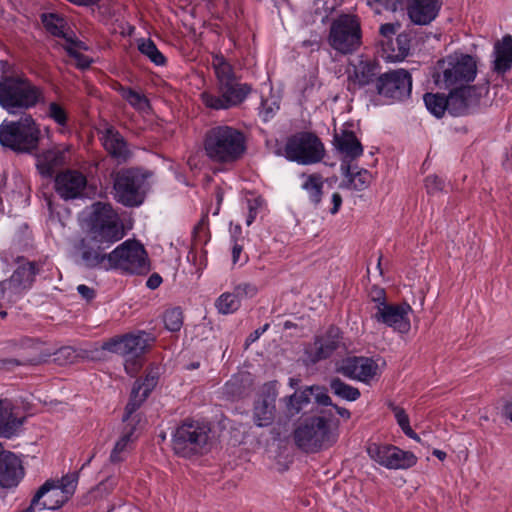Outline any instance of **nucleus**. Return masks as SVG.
I'll return each mask as SVG.
<instances>
[{
	"mask_svg": "<svg viewBox=\"0 0 512 512\" xmlns=\"http://www.w3.org/2000/svg\"><path fill=\"white\" fill-rule=\"evenodd\" d=\"M124 235L123 224L113 206L110 203L95 202L92 205L89 233L77 247L82 264L91 269L107 270L109 253L105 251Z\"/></svg>",
	"mask_w": 512,
	"mask_h": 512,
	"instance_id": "nucleus-1",
	"label": "nucleus"
},
{
	"mask_svg": "<svg viewBox=\"0 0 512 512\" xmlns=\"http://www.w3.org/2000/svg\"><path fill=\"white\" fill-rule=\"evenodd\" d=\"M204 151L214 163H234L246 151L245 135L240 130L228 125L212 127L205 134Z\"/></svg>",
	"mask_w": 512,
	"mask_h": 512,
	"instance_id": "nucleus-2",
	"label": "nucleus"
},
{
	"mask_svg": "<svg viewBox=\"0 0 512 512\" xmlns=\"http://www.w3.org/2000/svg\"><path fill=\"white\" fill-rule=\"evenodd\" d=\"M44 91L25 75H4L0 78V106L10 114L28 110L44 103Z\"/></svg>",
	"mask_w": 512,
	"mask_h": 512,
	"instance_id": "nucleus-3",
	"label": "nucleus"
},
{
	"mask_svg": "<svg viewBox=\"0 0 512 512\" xmlns=\"http://www.w3.org/2000/svg\"><path fill=\"white\" fill-rule=\"evenodd\" d=\"M294 442L298 448L307 453H314L330 447L337 438L334 424L322 416H312L304 419L293 433Z\"/></svg>",
	"mask_w": 512,
	"mask_h": 512,
	"instance_id": "nucleus-4",
	"label": "nucleus"
},
{
	"mask_svg": "<svg viewBox=\"0 0 512 512\" xmlns=\"http://www.w3.org/2000/svg\"><path fill=\"white\" fill-rule=\"evenodd\" d=\"M476 72V61L472 56L454 53L438 62L433 78L440 88L463 87L475 79Z\"/></svg>",
	"mask_w": 512,
	"mask_h": 512,
	"instance_id": "nucleus-5",
	"label": "nucleus"
},
{
	"mask_svg": "<svg viewBox=\"0 0 512 512\" xmlns=\"http://www.w3.org/2000/svg\"><path fill=\"white\" fill-rule=\"evenodd\" d=\"M39 139L40 131L30 115L18 121H4L0 125V144L15 152H32L37 148Z\"/></svg>",
	"mask_w": 512,
	"mask_h": 512,
	"instance_id": "nucleus-6",
	"label": "nucleus"
},
{
	"mask_svg": "<svg viewBox=\"0 0 512 512\" xmlns=\"http://www.w3.org/2000/svg\"><path fill=\"white\" fill-rule=\"evenodd\" d=\"M210 428L199 421H185L178 426L172 437L174 452L182 457L202 454L206 451Z\"/></svg>",
	"mask_w": 512,
	"mask_h": 512,
	"instance_id": "nucleus-7",
	"label": "nucleus"
},
{
	"mask_svg": "<svg viewBox=\"0 0 512 512\" xmlns=\"http://www.w3.org/2000/svg\"><path fill=\"white\" fill-rule=\"evenodd\" d=\"M284 154L289 161L312 165L323 160L325 148L314 133L298 132L287 139Z\"/></svg>",
	"mask_w": 512,
	"mask_h": 512,
	"instance_id": "nucleus-8",
	"label": "nucleus"
},
{
	"mask_svg": "<svg viewBox=\"0 0 512 512\" xmlns=\"http://www.w3.org/2000/svg\"><path fill=\"white\" fill-rule=\"evenodd\" d=\"M114 198L127 207L140 206L146 194V177L139 170L121 169L114 175Z\"/></svg>",
	"mask_w": 512,
	"mask_h": 512,
	"instance_id": "nucleus-9",
	"label": "nucleus"
},
{
	"mask_svg": "<svg viewBox=\"0 0 512 512\" xmlns=\"http://www.w3.org/2000/svg\"><path fill=\"white\" fill-rule=\"evenodd\" d=\"M107 270L120 269L131 274H141L148 270L147 254L137 241L126 240L109 253Z\"/></svg>",
	"mask_w": 512,
	"mask_h": 512,
	"instance_id": "nucleus-10",
	"label": "nucleus"
},
{
	"mask_svg": "<svg viewBox=\"0 0 512 512\" xmlns=\"http://www.w3.org/2000/svg\"><path fill=\"white\" fill-rule=\"evenodd\" d=\"M330 45L343 54L355 51L361 44L360 23L356 16L343 14L330 27Z\"/></svg>",
	"mask_w": 512,
	"mask_h": 512,
	"instance_id": "nucleus-11",
	"label": "nucleus"
},
{
	"mask_svg": "<svg viewBox=\"0 0 512 512\" xmlns=\"http://www.w3.org/2000/svg\"><path fill=\"white\" fill-rule=\"evenodd\" d=\"M38 272L35 262L19 258L10 278L0 282V298L14 300L31 288Z\"/></svg>",
	"mask_w": 512,
	"mask_h": 512,
	"instance_id": "nucleus-12",
	"label": "nucleus"
},
{
	"mask_svg": "<svg viewBox=\"0 0 512 512\" xmlns=\"http://www.w3.org/2000/svg\"><path fill=\"white\" fill-rule=\"evenodd\" d=\"M217 94L203 92L201 99L206 107L215 110H227L240 105L251 92L247 83L239 80L217 86Z\"/></svg>",
	"mask_w": 512,
	"mask_h": 512,
	"instance_id": "nucleus-13",
	"label": "nucleus"
},
{
	"mask_svg": "<svg viewBox=\"0 0 512 512\" xmlns=\"http://www.w3.org/2000/svg\"><path fill=\"white\" fill-rule=\"evenodd\" d=\"M376 90L380 96L391 102L402 101L411 94V75L404 69L381 73L377 78Z\"/></svg>",
	"mask_w": 512,
	"mask_h": 512,
	"instance_id": "nucleus-14",
	"label": "nucleus"
},
{
	"mask_svg": "<svg viewBox=\"0 0 512 512\" xmlns=\"http://www.w3.org/2000/svg\"><path fill=\"white\" fill-rule=\"evenodd\" d=\"M367 452L371 459L387 469H408L417 463L414 453L393 445L373 443L368 446Z\"/></svg>",
	"mask_w": 512,
	"mask_h": 512,
	"instance_id": "nucleus-15",
	"label": "nucleus"
},
{
	"mask_svg": "<svg viewBox=\"0 0 512 512\" xmlns=\"http://www.w3.org/2000/svg\"><path fill=\"white\" fill-rule=\"evenodd\" d=\"M155 341V337L145 331L136 334H126L121 337L112 338L103 344V349L112 353L131 358L141 356L147 348Z\"/></svg>",
	"mask_w": 512,
	"mask_h": 512,
	"instance_id": "nucleus-16",
	"label": "nucleus"
},
{
	"mask_svg": "<svg viewBox=\"0 0 512 512\" xmlns=\"http://www.w3.org/2000/svg\"><path fill=\"white\" fill-rule=\"evenodd\" d=\"M411 311L412 308L407 303L388 304L382 301L376 305V311L372 318L397 332L407 333L411 327L409 320Z\"/></svg>",
	"mask_w": 512,
	"mask_h": 512,
	"instance_id": "nucleus-17",
	"label": "nucleus"
},
{
	"mask_svg": "<svg viewBox=\"0 0 512 512\" xmlns=\"http://www.w3.org/2000/svg\"><path fill=\"white\" fill-rule=\"evenodd\" d=\"M381 75L379 64L369 58L359 57L347 68V89L355 93L370 83L377 81Z\"/></svg>",
	"mask_w": 512,
	"mask_h": 512,
	"instance_id": "nucleus-18",
	"label": "nucleus"
},
{
	"mask_svg": "<svg viewBox=\"0 0 512 512\" xmlns=\"http://www.w3.org/2000/svg\"><path fill=\"white\" fill-rule=\"evenodd\" d=\"M160 376L159 367H150L143 380H137L132 388L129 402L125 407L123 421L134 426L133 413L141 406L150 392L156 387Z\"/></svg>",
	"mask_w": 512,
	"mask_h": 512,
	"instance_id": "nucleus-19",
	"label": "nucleus"
},
{
	"mask_svg": "<svg viewBox=\"0 0 512 512\" xmlns=\"http://www.w3.org/2000/svg\"><path fill=\"white\" fill-rule=\"evenodd\" d=\"M481 92L475 86L455 87L447 96L448 112L453 116L471 113L480 102Z\"/></svg>",
	"mask_w": 512,
	"mask_h": 512,
	"instance_id": "nucleus-20",
	"label": "nucleus"
},
{
	"mask_svg": "<svg viewBox=\"0 0 512 512\" xmlns=\"http://www.w3.org/2000/svg\"><path fill=\"white\" fill-rule=\"evenodd\" d=\"M337 372L349 379L369 383L377 375L378 365L372 358L352 356L342 360Z\"/></svg>",
	"mask_w": 512,
	"mask_h": 512,
	"instance_id": "nucleus-21",
	"label": "nucleus"
},
{
	"mask_svg": "<svg viewBox=\"0 0 512 512\" xmlns=\"http://www.w3.org/2000/svg\"><path fill=\"white\" fill-rule=\"evenodd\" d=\"M86 185V177L77 171L67 170L55 177V191L64 200L82 197Z\"/></svg>",
	"mask_w": 512,
	"mask_h": 512,
	"instance_id": "nucleus-22",
	"label": "nucleus"
},
{
	"mask_svg": "<svg viewBox=\"0 0 512 512\" xmlns=\"http://www.w3.org/2000/svg\"><path fill=\"white\" fill-rule=\"evenodd\" d=\"M441 6V0H407L406 10L413 24L428 25L436 19Z\"/></svg>",
	"mask_w": 512,
	"mask_h": 512,
	"instance_id": "nucleus-23",
	"label": "nucleus"
},
{
	"mask_svg": "<svg viewBox=\"0 0 512 512\" xmlns=\"http://www.w3.org/2000/svg\"><path fill=\"white\" fill-rule=\"evenodd\" d=\"M78 481L77 474H68L62 477L60 481H46L50 483L48 492H51V497H55L56 503L50 504L47 501H42L41 510L49 509L54 510L61 507L73 495Z\"/></svg>",
	"mask_w": 512,
	"mask_h": 512,
	"instance_id": "nucleus-24",
	"label": "nucleus"
},
{
	"mask_svg": "<svg viewBox=\"0 0 512 512\" xmlns=\"http://www.w3.org/2000/svg\"><path fill=\"white\" fill-rule=\"evenodd\" d=\"M277 393L268 388L258 397L253 407V421L258 427L269 426L275 418Z\"/></svg>",
	"mask_w": 512,
	"mask_h": 512,
	"instance_id": "nucleus-25",
	"label": "nucleus"
},
{
	"mask_svg": "<svg viewBox=\"0 0 512 512\" xmlns=\"http://www.w3.org/2000/svg\"><path fill=\"white\" fill-rule=\"evenodd\" d=\"M23 476L21 461L12 452L0 454V485L4 488L16 486Z\"/></svg>",
	"mask_w": 512,
	"mask_h": 512,
	"instance_id": "nucleus-26",
	"label": "nucleus"
},
{
	"mask_svg": "<svg viewBox=\"0 0 512 512\" xmlns=\"http://www.w3.org/2000/svg\"><path fill=\"white\" fill-rule=\"evenodd\" d=\"M41 19L46 30L52 35L64 38L67 44H73L79 48L87 49L82 41L74 39V33L68 31L67 21L61 15L57 13H44Z\"/></svg>",
	"mask_w": 512,
	"mask_h": 512,
	"instance_id": "nucleus-27",
	"label": "nucleus"
},
{
	"mask_svg": "<svg viewBox=\"0 0 512 512\" xmlns=\"http://www.w3.org/2000/svg\"><path fill=\"white\" fill-rule=\"evenodd\" d=\"M341 331L337 327H330L324 336L318 337L314 343L312 361L317 362L330 357L341 344Z\"/></svg>",
	"mask_w": 512,
	"mask_h": 512,
	"instance_id": "nucleus-28",
	"label": "nucleus"
},
{
	"mask_svg": "<svg viewBox=\"0 0 512 512\" xmlns=\"http://www.w3.org/2000/svg\"><path fill=\"white\" fill-rule=\"evenodd\" d=\"M105 150L119 163L126 162L130 157V150L123 136L113 127L107 128L101 137Z\"/></svg>",
	"mask_w": 512,
	"mask_h": 512,
	"instance_id": "nucleus-29",
	"label": "nucleus"
},
{
	"mask_svg": "<svg viewBox=\"0 0 512 512\" xmlns=\"http://www.w3.org/2000/svg\"><path fill=\"white\" fill-rule=\"evenodd\" d=\"M493 71L505 74L512 68V36L505 35L502 40L494 44Z\"/></svg>",
	"mask_w": 512,
	"mask_h": 512,
	"instance_id": "nucleus-30",
	"label": "nucleus"
},
{
	"mask_svg": "<svg viewBox=\"0 0 512 512\" xmlns=\"http://www.w3.org/2000/svg\"><path fill=\"white\" fill-rule=\"evenodd\" d=\"M67 153L64 149L54 148L44 152L38 159L37 168L43 176L50 177L66 163Z\"/></svg>",
	"mask_w": 512,
	"mask_h": 512,
	"instance_id": "nucleus-31",
	"label": "nucleus"
},
{
	"mask_svg": "<svg viewBox=\"0 0 512 512\" xmlns=\"http://www.w3.org/2000/svg\"><path fill=\"white\" fill-rule=\"evenodd\" d=\"M334 143L339 152L353 160L363 153L359 140L352 131L342 130L334 136Z\"/></svg>",
	"mask_w": 512,
	"mask_h": 512,
	"instance_id": "nucleus-32",
	"label": "nucleus"
},
{
	"mask_svg": "<svg viewBox=\"0 0 512 512\" xmlns=\"http://www.w3.org/2000/svg\"><path fill=\"white\" fill-rule=\"evenodd\" d=\"M211 65L216 77V87L239 80L234 67L223 55H213Z\"/></svg>",
	"mask_w": 512,
	"mask_h": 512,
	"instance_id": "nucleus-33",
	"label": "nucleus"
},
{
	"mask_svg": "<svg viewBox=\"0 0 512 512\" xmlns=\"http://www.w3.org/2000/svg\"><path fill=\"white\" fill-rule=\"evenodd\" d=\"M301 188L307 193L309 201L317 207L323 196L324 179L319 173L301 174Z\"/></svg>",
	"mask_w": 512,
	"mask_h": 512,
	"instance_id": "nucleus-34",
	"label": "nucleus"
},
{
	"mask_svg": "<svg viewBox=\"0 0 512 512\" xmlns=\"http://www.w3.org/2000/svg\"><path fill=\"white\" fill-rule=\"evenodd\" d=\"M135 427L130 426V424H127L122 432L121 437L116 442L111 454H110V461L112 463H119L123 461L133 442L136 440L137 436L135 435Z\"/></svg>",
	"mask_w": 512,
	"mask_h": 512,
	"instance_id": "nucleus-35",
	"label": "nucleus"
},
{
	"mask_svg": "<svg viewBox=\"0 0 512 512\" xmlns=\"http://www.w3.org/2000/svg\"><path fill=\"white\" fill-rule=\"evenodd\" d=\"M342 174L348 179V188L357 191L365 190L371 183V173L366 169L354 171V168L349 164H341Z\"/></svg>",
	"mask_w": 512,
	"mask_h": 512,
	"instance_id": "nucleus-36",
	"label": "nucleus"
},
{
	"mask_svg": "<svg viewBox=\"0 0 512 512\" xmlns=\"http://www.w3.org/2000/svg\"><path fill=\"white\" fill-rule=\"evenodd\" d=\"M311 389L306 387L301 391H296L290 396L282 399L285 404V414L287 417L292 418L298 415L304 407H306L311 400Z\"/></svg>",
	"mask_w": 512,
	"mask_h": 512,
	"instance_id": "nucleus-37",
	"label": "nucleus"
},
{
	"mask_svg": "<svg viewBox=\"0 0 512 512\" xmlns=\"http://www.w3.org/2000/svg\"><path fill=\"white\" fill-rule=\"evenodd\" d=\"M22 425V420L12 414L11 404L7 401H0V435L11 437Z\"/></svg>",
	"mask_w": 512,
	"mask_h": 512,
	"instance_id": "nucleus-38",
	"label": "nucleus"
},
{
	"mask_svg": "<svg viewBox=\"0 0 512 512\" xmlns=\"http://www.w3.org/2000/svg\"><path fill=\"white\" fill-rule=\"evenodd\" d=\"M410 41V36L407 33H399L395 42H393V40L389 43L382 41V45L385 47V50L391 52L387 55V58L396 61L404 59L409 53Z\"/></svg>",
	"mask_w": 512,
	"mask_h": 512,
	"instance_id": "nucleus-39",
	"label": "nucleus"
},
{
	"mask_svg": "<svg viewBox=\"0 0 512 512\" xmlns=\"http://www.w3.org/2000/svg\"><path fill=\"white\" fill-rule=\"evenodd\" d=\"M251 385L250 374L242 373L233 376L224 386L225 394L232 398H239L248 393Z\"/></svg>",
	"mask_w": 512,
	"mask_h": 512,
	"instance_id": "nucleus-40",
	"label": "nucleus"
},
{
	"mask_svg": "<svg viewBox=\"0 0 512 512\" xmlns=\"http://www.w3.org/2000/svg\"><path fill=\"white\" fill-rule=\"evenodd\" d=\"M424 103L430 113L437 118L442 117L446 110L448 111V99L442 94L426 93Z\"/></svg>",
	"mask_w": 512,
	"mask_h": 512,
	"instance_id": "nucleus-41",
	"label": "nucleus"
},
{
	"mask_svg": "<svg viewBox=\"0 0 512 512\" xmlns=\"http://www.w3.org/2000/svg\"><path fill=\"white\" fill-rule=\"evenodd\" d=\"M330 387L335 395L347 401H355L360 397L358 388L346 384L339 378L332 379Z\"/></svg>",
	"mask_w": 512,
	"mask_h": 512,
	"instance_id": "nucleus-42",
	"label": "nucleus"
},
{
	"mask_svg": "<svg viewBox=\"0 0 512 512\" xmlns=\"http://www.w3.org/2000/svg\"><path fill=\"white\" fill-rule=\"evenodd\" d=\"M138 50L145 55L155 65L161 66L165 64L166 58L158 50L155 43L150 39H141L138 42Z\"/></svg>",
	"mask_w": 512,
	"mask_h": 512,
	"instance_id": "nucleus-43",
	"label": "nucleus"
},
{
	"mask_svg": "<svg viewBox=\"0 0 512 512\" xmlns=\"http://www.w3.org/2000/svg\"><path fill=\"white\" fill-rule=\"evenodd\" d=\"M215 306L220 314L227 315L237 311L240 307V302L236 294L223 293L217 298Z\"/></svg>",
	"mask_w": 512,
	"mask_h": 512,
	"instance_id": "nucleus-44",
	"label": "nucleus"
},
{
	"mask_svg": "<svg viewBox=\"0 0 512 512\" xmlns=\"http://www.w3.org/2000/svg\"><path fill=\"white\" fill-rule=\"evenodd\" d=\"M165 328L170 332H177L183 326V313L179 307L167 309L163 315Z\"/></svg>",
	"mask_w": 512,
	"mask_h": 512,
	"instance_id": "nucleus-45",
	"label": "nucleus"
},
{
	"mask_svg": "<svg viewBox=\"0 0 512 512\" xmlns=\"http://www.w3.org/2000/svg\"><path fill=\"white\" fill-rule=\"evenodd\" d=\"M121 95L131 106L139 111H145L149 108L147 98L131 88H122Z\"/></svg>",
	"mask_w": 512,
	"mask_h": 512,
	"instance_id": "nucleus-46",
	"label": "nucleus"
},
{
	"mask_svg": "<svg viewBox=\"0 0 512 512\" xmlns=\"http://www.w3.org/2000/svg\"><path fill=\"white\" fill-rule=\"evenodd\" d=\"M54 355V360L60 365L73 363L78 357L76 350L71 346L61 347L54 353Z\"/></svg>",
	"mask_w": 512,
	"mask_h": 512,
	"instance_id": "nucleus-47",
	"label": "nucleus"
},
{
	"mask_svg": "<svg viewBox=\"0 0 512 512\" xmlns=\"http://www.w3.org/2000/svg\"><path fill=\"white\" fill-rule=\"evenodd\" d=\"M47 115L53 119L58 125L64 126L67 123L66 110L57 102H51L48 105Z\"/></svg>",
	"mask_w": 512,
	"mask_h": 512,
	"instance_id": "nucleus-48",
	"label": "nucleus"
},
{
	"mask_svg": "<svg viewBox=\"0 0 512 512\" xmlns=\"http://www.w3.org/2000/svg\"><path fill=\"white\" fill-rule=\"evenodd\" d=\"M68 54L77 60V65L81 68H87L90 66L91 61L89 58L79 52V50H84L83 48H79L73 44H67L65 46Z\"/></svg>",
	"mask_w": 512,
	"mask_h": 512,
	"instance_id": "nucleus-49",
	"label": "nucleus"
},
{
	"mask_svg": "<svg viewBox=\"0 0 512 512\" xmlns=\"http://www.w3.org/2000/svg\"><path fill=\"white\" fill-rule=\"evenodd\" d=\"M50 483H44L34 495L31 504L23 512H35L36 509L40 510L42 502L40 501L43 496L49 491Z\"/></svg>",
	"mask_w": 512,
	"mask_h": 512,
	"instance_id": "nucleus-50",
	"label": "nucleus"
},
{
	"mask_svg": "<svg viewBox=\"0 0 512 512\" xmlns=\"http://www.w3.org/2000/svg\"><path fill=\"white\" fill-rule=\"evenodd\" d=\"M311 389V396H314L316 402L320 405L329 406L332 404L330 396L326 390L320 386H308Z\"/></svg>",
	"mask_w": 512,
	"mask_h": 512,
	"instance_id": "nucleus-51",
	"label": "nucleus"
},
{
	"mask_svg": "<svg viewBox=\"0 0 512 512\" xmlns=\"http://www.w3.org/2000/svg\"><path fill=\"white\" fill-rule=\"evenodd\" d=\"M400 29L399 23H386L380 26V35L384 38L382 41L385 43H389L392 41V37L398 32Z\"/></svg>",
	"mask_w": 512,
	"mask_h": 512,
	"instance_id": "nucleus-52",
	"label": "nucleus"
},
{
	"mask_svg": "<svg viewBox=\"0 0 512 512\" xmlns=\"http://www.w3.org/2000/svg\"><path fill=\"white\" fill-rule=\"evenodd\" d=\"M425 188L428 194H436L443 189V181L436 175H430L425 179Z\"/></svg>",
	"mask_w": 512,
	"mask_h": 512,
	"instance_id": "nucleus-53",
	"label": "nucleus"
},
{
	"mask_svg": "<svg viewBox=\"0 0 512 512\" xmlns=\"http://www.w3.org/2000/svg\"><path fill=\"white\" fill-rule=\"evenodd\" d=\"M258 292V288L251 283H240L235 287V294L239 297H254Z\"/></svg>",
	"mask_w": 512,
	"mask_h": 512,
	"instance_id": "nucleus-54",
	"label": "nucleus"
},
{
	"mask_svg": "<svg viewBox=\"0 0 512 512\" xmlns=\"http://www.w3.org/2000/svg\"><path fill=\"white\" fill-rule=\"evenodd\" d=\"M312 11L315 15L320 16L322 21H325L328 18L331 7L326 5V1L324 0H314L312 5Z\"/></svg>",
	"mask_w": 512,
	"mask_h": 512,
	"instance_id": "nucleus-55",
	"label": "nucleus"
},
{
	"mask_svg": "<svg viewBox=\"0 0 512 512\" xmlns=\"http://www.w3.org/2000/svg\"><path fill=\"white\" fill-rule=\"evenodd\" d=\"M393 411H394L397 423L401 427L402 431L405 430L406 427L410 426L409 417L402 408L393 407Z\"/></svg>",
	"mask_w": 512,
	"mask_h": 512,
	"instance_id": "nucleus-56",
	"label": "nucleus"
},
{
	"mask_svg": "<svg viewBox=\"0 0 512 512\" xmlns=\"http://www.w3.org/2000/svg\"><path fill=\"white\" fill-rule=\"evenodd\" d=\"M258 206H259V201L257 199L247 201V207H248V215L246 217L247 226H250L254 222L256 215H257Z\"/></svg>",
	"mask_w": 512,
	"mask_h": 512,
	"instance_id": "nucleus-57",
	"label": "nucleus"
},
{
	"mask_svg": "<svg viewBox=\"0 0 512 512\" xmlns=\"http://www.w3.org/2000/svg\"><path fill=\"white\" fill-rule=\"evenodd\" d=\"M269 328V324L266 323L262 327L256 329L246 339V345H250L251 343H254L257 341L262 334H264Z\"/></svg>",
	"mask_w": 512,
	"mask_h": 512,
	"instance_id": "nucleus-58",
	"label": "nucleus"
},
{
	"mask_svg": "<svg viewBox=\"0 0 512 512\" xmlns=\"http://www.w3.org/2000/svg\"><path fill=\"white\" fill-rule=\"evenodd\" d=\"M77 291L81 295V297L87 301H90L95 297V290L84 284L78 285Z\"/></svg>",
	"mask_w": 512,
	"mask_h": 512,
	"instance_id": "nucleus-59",
	"label": "nucleus"
},
{
	"mask_svg": "<svg viewBox=\"0 0 512 512\" xmlns=\"http://www.w3.org/2000/svg\"><path fill=\"white\" fill-rule=\"evenodd\" d=\"M26 361H20L18 359L8 358L0 360V368L10 370L15 366L25 365Z\"/></svg>",
	"mask_w": 512,
	"mask_h": 512,
	"instance_id": "nucleus-60",
	"label": "nucleus"
},
{
	"mask_svg": "<svg viewBox=\"0 0 512 512\" xmlns=\"http://www.w3.org/2000/svg\"><path fill=\"white\" fill-rule=\"evenodd\" d=\"M385 9L390 11H396L398 6L402 3V0H376Z\"/></svg>",
	"mask_w": 512,
	"mask_h": 512,
	"instance_id": "nucleus-61",
	"label": "nucleus"
},
{
	"mask_svg": "<svg viewBox=\"0 0 512 512\" xmlns=\"http://www.w3.org/2000/svg\"><path fill=\"white\" fill-rule=\"evenodd\" d=\"M260 114L262 115L264 121H268L270 118L274 115V109L272 107L267 106V102L263 101L261 104V111Z\"/></svg>",
	"mask_w": 512,
	"mask_h": 512,
	"instance_id": "nucleus-62",
	"label": "nucleus"
},
{
	"mask_svg": "<svg viewBox=\"0 0 512 512\" xmlns=\"http://www.w3.org/2000/svg\"><path fill=\"white\" fill-rule=\"evenodd\" d=\"M332 203H333V207H332L330 212L332 214H336L339 211L340 206L342 204V197H341V195L339 193H337V192L333 193V195H332Z\"/></svg>",
	"mask_w": 512,
	"mask_h": 512,
	"instance_id": "nucleus-63",
	"label": "nucleus"
},
{
	"mask_svg": "<svg viewBox=\"0 0 512 512\" xmlns=\"http://www.w3.org/2000/svg\"><path fill=\"white\" fill-rule=\"evenodd\" d=\"M162 282V278L158 274H152L147 280V286L150 289H156Z\"/></svg>",
	"mask_w": 512,
	"mask_h": 512,
	"instance_id": "nucleus-64",
	"label": "nucleus"
}]
</instances>
